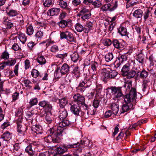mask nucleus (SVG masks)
Wrapping results in <instances>:
<instances>
[{"instance_id":"f257e3e1","label":"nucleus","mask_w":156,"mask_h":156,"mask_svg":"<svg viewBox=\"0 0 156 156\" xmlns=\"http://www.w3.org/2000/svg\"><path fill=\"white\" fill-rule=\"evenodd\" d=\"M63 129L59 127L57 129L52 128L49 130V135L45 138V141L48 143L51 142L58 143L60 142V137L61 136V132Z\"/></svg>"},{"instance_id":"f03ea898","label":"nucleus","mask_w":156,"mask_h":156,"mask_svg":"<svg viewBox=\"0 0 156 156\" xmlns=\"http://www.w3.org/2000/svg\"><path fill=\"white\" fill-rule=\"evenodd\" d=\"M101 77L102 81L105 83L107 81L108 79H113L118 74L115 70H110L109 69L104 68L101 70Z\"/></svg>"},{"instance_id":"7ed1b4c3","label":"nucleus","mask_w":156,"mask_h":156,"mask_svg":"<svg viewBox=\"0 0 156 156\" xmlns=\"http://www.w3.org/2000/svg\"><path fill=\"white\" fill-rule=\"evenodd\" d=\"M136 89L132 87L129 94H126L123 96L125 103L129 104L135 105L136 103Z\"/></svg>"},{"instance_id":"20e7f679","label":"nucleus","mask_w":156,"mask_h":156,"mask_svg":"<svg viewBox=\"0 0 156 156\" xmlns=\"http://www.w3.org/2000/svg\"><path fill=\"white\" fill-rule=\"evenodd\" d=\"M89 141L87 140H81L80 142H78L77 143L71 144V145H74V147H72L73 148H76L73 151V155L74 156H79V154L82 152L83 148L85 146H86L88 145Z\"/></svg>"},{"instance_id":"39448f33","label":"nucleus","mask_w":156,"mask_h":156,"mask_svg":"<svg viewBox=\"0 0 156 156\" xmlns=\"http://www.w3.org/2000/svg\"><path fill=\"white\" fill-rule=\"evenodd\" d=\"M91 15L89 10L85 8H82L77 14V16L83 20L89 19L91 17Z\"/></svg>"},{"instance_id":"423d86ee","label":"nucleus","mask_w":156,"mask_h":156,"mask_svg":"<svg viewBox=\"0 0 156 156\" xmlns=\"http://www.w3.org/2000/svg\"><path fill=\"white\" fill-rule=\"evenodd\" d=\"M60 37L61 39H65L70 42H73L74 41V37L73 34L68 31L60 32Z\"/></svg>"},{"instance_id":"0eeeda50","label":"nucleus","mask_w":156,"mask_h":156,"mask_svg":"<svg viewBox=\"0 0 156 156\" xmlns=\"http://www.w3.org/2000/svg\"><path fill=\"white\" fill-rule=\"evenodd\" d=\"M122 87H111L110 89L111 90V93L114 95L115 98H118L121 97L123 95L122 93Z\"/></svg>"},{"instance_id":"6e6552de","label":"nucleus","mask_w":156,"mask_h":156,"mask_svg":"<svg viewBox=\"0 0 156 156\" xmlns=\"http://www.w3.org/2000/svg\"><path fill=\"white\" fill-rule=\"evenodd\" d=\"M39 105L44 108L45 112H51L52 106L48 101L45 100L40 101Z\"/></svg>"},{"instance_id":"1a4fd4ad","label":"nucleus","mask_w":156,"mask_h":156,"mask_svg":"<svg viewBox=\"0 0 156 156\" xmlns=\"http://www.w3.org/2000/svg\"><path fill=\"white\" fill-rule=\"evenodd\" d=\"M142 83L143 88L141 92L143 94L146 95L149 92V85L151 83L148 80H143Z\"/></svg>"},{"instance_id":"9d476101","label":"nucleus","mask_w":156,"mask_h":156,"mask_svg":"<svg viewBox=\"0 0 156 156\" xmlns=\"http://www.w3.org/2000/svg\"><path fill=\"white\" fill-rule=\"evenodd\" d=\"M74 145H71V144L66 145L64 144L63 146H59L57 148V151L59 154H62L67 151L68 149L72 148L74 147Z\"/></svg>"},{"instance_id":"9b49d317","label":"nucleus","mask_w":156,"mask_h":156,"mask_svg":"<svg viewBox=\"0 0 156 156\" xmlns=\"http://www.w3.org/2000/svg\"><path fill=\"white\" fill-rule=\"evenodd\" d=\"M118 6V1H116L115 2L112 8H111V5L110 4L108 3L105 4L103 6L101 7V9L103 12L107 11L108 10L112 11L117 8Z\"/></svg>"},{"instance_id":"f8f14e48","label":"nucleus","mask_w":156,"mask_h":156,"mask_svg":"<svg viewBox=\"0 0 156 156\" xmlns=\"http://www.w3.org/2000/svg\"><path fill=\"white\" fill-rule=\"evenodd\" d=\"M70 105H71L70 111L72 113L77 116L79 115L80 106H79V104L74 103H72Z\"/></svg>"},{"instance_id":"ddd939ff","label":"nucleus","mask_w":156,"mask_h":156,"mask_svg":"<svg viewBox=\"0 0 156 156\" xmlns=\"http://www.w3.org/2000/svg\"><path fill=\"white\" fill-rule=\"evenodd\" d=\"M71 124V122H69L68 120L65 119L62 120V121L59 123V126L57 127H54L55 128V129H57L59 127H60L63 129L62 132H61V136L62 135V133L65 132L66 129H65L63 127H65L69 126Z\"/></svg>"},{"instance_id":"4468645a","label":"nucleus","mask_w":156,"mask_h":156,"mask_svg":"<svg viewBox=\"0 0 156 156\" xmlns=\"http://www.w3.org/2000/svg\"><path fill=\"white\" fill-rule=\"evenodd\" d=\"M73 98L74 102H77L76 104L79 105L83 103L85 101L84 96L78 93L75 94L73 96Z\"/></svg>"},{"instance_id":"2eb2a0df","label":"nucleus","mask_w":156,"mask_h":156,"mask_svg":"<svg viewBox=\"0 0 156 156\" xmlns=\"http://www.w3.org/2000/svg\"><path fill=\"white\" fill-rule=\"evenodd\" d=\"M57 24L60 27L62 28H64L67 27H70L72 25V21H67L65 20H60V21L58 22Z\"/></svg>"},{"instance_id":"dca6fc26","label":"nucleus","mask_w":156,"mask_h":156,"mask_svg":"<svg viewBox=\"0 0 156 156\" xmlns=\"http://www.w3.org/2000/svg\"><path fill=\"white\" fill-rule=\"evenodd\" d=\"M57 1L58 4L60 7L65 9L67 12L69 13L71 9L70 6H68L67 5V2L64 1L63 0H58Z\"/></svg>"},{"instance_id":"f3484780","label":"nucleus","mask_w":156,"mask_h":156,"mask_svg":"<svg viewBox=\"0 0 156 156\" xmlns=\"http://www.w3.org/2000/svg\"><path fill=\"white\" fill-rule=\"evenodd\" d=\"M133 105V104H127L126 103L123 104L122 107V111L120 114L127 112L131 109H133L134 108Z\"/></svg>"},{"instance_id":"a211bd4d","label":"nucleus","mask_w":156,"mask_h":156,"mask_svg":"<svg viewBox=\"0 0 156 156\" xmlns=\"http://www.w3.org/2000/svg\"><path fill=\"white\" fill-rule=\"evenodd\" d=\"M60 10V8H52L48 11L47 13L48 16H50L57 15L59 13Z\"/></svg>"},{"instance_id":"6ab92c4d","label":"nucleus","mask_w":156,"mask_h":156,"mask_svg":"<svg viewBox=\"0 0 156 156\" xmlns=\"http://www.w3.org/2000/svg\"><path fill=\"white\" fill-rule=\"evenodd\" d=\"M68 115L67 111L64 108H60L59 111V117L62 120L65 119Z\"/></svg>"},{"instance_id":"aec40b11","label":"nucleus","mask_w":156,"mask_h":156,"mask_svg":"<svg viewBox=\"0 0 156 156\" xmlns=\"http://www.w3.org/2000/svg\"><path fill=\"white\" fill-rule=\"evenodd\" d=\"M91 82L89 79H85L81 82L78 85V88L83 87L87 88L90 86L91 85Z\"/></svg>"},{"instance_id":"412c9836","label":"nucleus","mask_w":156,"mask_h":156,"mask_svg":"<svg viewBox=\"0 0 156 156\" xmlns=\"http://www.w3.org/2000/svg\"><path fill=\"white\" fill-rule=\"evenodd\" d=\"M91 82L89 79H85L81 82L78 85V88L83 87L87 88L90 86L91 85Z\"/></svg>"},{"instance_id":"4be33fe9","label":"nucleus","mask_w":156,"mask_h":156,"mask_svg":"<svg viewBox=\"0 0 156 156\" xmlns=\"http://www.w3.org/2000/svg\"><path fill=\"white\" fill-rule=\"evenodd\" d=\"M27 130V127L25 126L20 125L19 124L17 126V131L21 135L24 136L25 132Z\"/></svg>"},{"instance_id":"5701e85b","label":"nucleus","mask_w":156,"mask_h":156,"mask_svg":"<svg viewBox=\"0 0 156 156\" xmlns=\"http://www.w3.org/2000/svg\"><path fill=\"white\" fill-rule=\"evenodd\" d=\"M70 67L66 63H64L60 69V72L62 74H68L69 71Z\"/></svg>"},{"instance_id":"b1692460","label":"nucleus","mask_w":156,"mask_h":156,"mask_svg":"<svg viewBox=\"0 0 156 156\" xmlns=\"http://www.w3.org/2000/svg\"><path fill=\"white\" fill-rule=\"evenodd\" d=\"M72 60L74 62H80L81 60L80 57L79 55L78 52L74 51L73 53L70 55Z\"/></svg>"},{"instance_id":"393cba45","label":"nucleus","mask_w":156,"mask_h":156,"mask_svg":"<svg viewBox=\"0 0 156 156\" xmlns=\"http://www.w3.org/2000/svg\"><path fill=\"white\" fill-rule=\"evenodd\" d=\"M112 43L115 48L119 50L122 49L124 46L122 44L120 43L119 41L116 39H113L112 42Z\"/></svg>"},{"instance_id":"a878e982","label":"nucleus","mask_w":156,"mask_h":156,"mask_svg":"<svg viewBox=\"0 0 156 156\" xmlns=\"http://www.w3.org/2000/svg\"><path fill=\"white\" fill-rule=\"evenodd\" d=\"M31 130L37 134H41L42 133V127L39 124L33 125L32 126Z\"/></svg>"},{"instance_id":"bb28decb","label":"nucleus","mask_w":156,"mask_h":156,"mask_svg":"<svg viewBox=\"0 0 156 156\" xmlns=\"http://www.w3.org/2000/svg\"><path fill=\"white\" fill-rule=\"evenodd\" d=\"M44 115L45 116V120L47 123H51L53 120L51 112H45Z\"/></svg>"},{"instance_id":"cd10ccee","label":"nucleus","mask_w":156,"mask_h":156,"mask_svg":"<svg viewBox=\"0 0 156 156\" xmlns=\"http://www.w3.org/2000/svg\"><path fill=\"white\" fill-rule=\"evenodd\" d=\"M130 64L129 62L124 65L121 70L122 75L125 76V74L129 71L130 69Z\"/></svg>"},{"instance_id":"c85d7f7f","label":"nucleus","mask_w":156,"mask_h":156,"mask_svg":"<svg viewBox=\"0 0 156 156\" xmlns=\"http://www.w3.org/2000/svg\"><path fill=\"white\" fill-rule=\"evenodd\" d=\"M143 12L140 9H138L134 11L133 13V16L135 18L139 19L142 16Z\"/></svg>"},{"instance_id":"c756f323","label":"nucleus","mask_w":156,"mask_h":156,"mask_svg":"<svg viewBox=\"0 0 156 156\" xmlns=\"http://www.w3.org/2000/svg\"><path fill=\"white\" fill-rule=\"evenodd\" d=\"M68 103L67 100L66 98H63L59 99V104L60 108H64V106Z\"/></svg>"},{"instance_id":"7c9ffc66","label":"nucleus","mask_w":156,"mask_h":156,"mask_svg":"<svg viewBox=\"0 0 156 156\" xmlns=\"http://www.w3.org/2000/svg\"><path fill=\"white\" fill-rule=\"evenodd\" d=\"M136 60L140 63H144L145 59V56L142 53L138 54L136 58Z\"/></svg>"},{"instance_id":"2f4dec72","label":"nucleus","mask_w":156,"mask_h":156,"mask_svg":"<svg viewBox=\"0 0 156 156\" xmlns=\"http://www.w3.org/2000/svg\"><path fill=\"white\" fill-rule=\"evenodd\" d=\"M111 107L113 111V113L116 115L118 113L119 110V105L115 103H113L111 104Z\"/></svg>"},{"instance_id":"473e14b6","label":"nucleus","mask_w":156,"mask_h":156,"mask_svg":"<svg viewBox=\"0 0 156 156\" xmlns=\"http://www.w3.org/2000/svg\"><path fill=\"white\" fill-rule=\"evenodd\" d=\"M92 23L90 22L87 23L84 27L83 31L85 33H88L90 30L92 28Z\"/></svg>"},{"instance_id":"72a5a7b5","label":"nucleus","mask_w":156,"mask_h":156,"mask_svg":"<svg viewBox=\"0 0 156 156\" xmlns=\"http://www.w3.org/2000/svg\"><path fill=\"white\" fill-rule=\"evenodd\" d=\"M137 76L140 75V77L143 79L146 78L148 75V73L144 70H143L141 72H138L136 73Z\"/></svg>"},{"instance_id":"f704fd0d","label":"nucleus","mask_w":156,"mask_h":156,"mask_svg":"<svg viewBox=\"0 0 156 156\" xmlns=\"http://www.w3.org/2000/svg\"><path fill=\"white\" fill-rule=\"evenodd\" d=\"M6 12L9 16L11 17H16L19 14L16 11L13 9L10 10H6Z\"/></svg>"},{"instance_id":"c9c22d12","label":"nucleus","mask_w":156,"mask_h":156,"mask_svg":"<svg viewBox=\"0 0 156 156\" xmlns=\"http://www.w3.org/2000/svg\"><path fill=\"white\" fill-rule=\"evenodd\" d=\"M19 36V38L20 41L23 44L25 43L27 41V38L25 34L20 32H19L18 34Z\"/></svg>"},{"instance_id":"e433bc0d","label":"nucleus","mask_w":156,"mask_h":156,"mask_svg":"<svg viewBox=\"0 0 156 156\" xmlns=\"http://www.w3.org/2000/svg\"><path fill=\"white\" fill-rule=\"evenodd\" d=\"M98 66V64L97 62L95 61L91 62V68L92 69L93 72H95V73L97 72Z\"/></svg>"},{"instance_id":"4c0bfd02","label":"nucleus","mask_w":156,"mask_h":156,"mask_svg":"<svg viewBox=\"0 0 156 156\" xmlns=\"http://www.w3.org/2000/svg\"><path fill=\"white\" fill-rule=\"evenodd\" d=\"M37 61L40 65H42L45 64L46 61L44 56L42 55H38L37 59Z\"/></svg>"},{"instance_id":"58836bf2","label":"nucleus","mask_w":156,"mask_h":156,"mask_svg":"<svg viewBox=\"0 0 156 156\" xmlns=\"http://www.w3.org/2000/svg\"><path fill=\"white\" fill-rule=\"evenodd\" d=\"M118 32L122 36H125L127 34V29L124 27H120L119 28Z\"/></svg>"},{"instance_id":"ea45409f","label":"nucleus","mask_w":156,"mask_h":156,"mask_svg":"<svg viewBox=\"0 0 156 156\" xmlns=\"http://www.w3.org/2000/svg\"><path fill=\"white\" fill-rule=\"evenodd\" d=\"M1 138L3 139L4 140H9L11 139V136L10 133L7 131L2 134Z\"/></svg>"},{"instance_id":"a19ab883","label":"nucleus","mask_w":156,"mask_h":156,"mask_svg":"<svg viewBox=\"0 0 156 156\" xmlns=\"http://www.w3.org/2000/svg\"><path fill=\"white\" fill-rule=\"evenodd\" d=\"M136 72L135 71L133 70H131L128 71L124 76H126L128 79H130L133 78L136 74Z\"/></svg>"},{"instance_id":"79ce46f5","label":"nucleus","mask_w":156,"mask_h":156,"mask_svg":"<svg viewBox=\"0 0 156 156\" xmlns=\"http://www.w3.org/2000/svg\"><path fill=\"white\" fill-rule=\"evenodd\" d=\"M71 73L75 75L76 78H79L80 76V73L78 66L75 67L73 70L72 71Z\"/></svg>"},{"instance_id":"37998d69","label":"nucleus","mask_w":156,"mask_h":156,"mask_svg":"<svg viewBox=\"0 0 156 156\" xmlns=\"http://www.w3.org/2000/svg\"><path fill=\"white\" fill-rule=\"evenodd\" d=\"M123 62V60L119 56L117 58L116 60L114 62V64L115 67L116 68L119 67Z\"/></svg>"},{"instance_id":"c03bdc74","label":"nucleus","mask_w":156,"mask_h":156,"mask_svg":"<svg viewBox=\"0 0 156 156\" xmlns=\"http://www.w3.org/2000/svg\"><path fill=\"white\" fill-rule=\"evenodd\" d=\"M105 58V61L108 62L111 61L113 59L114 56L112 53H109L106 55Z\"/></svg>"},{"instance_id":"a18cd8bd","label":"nucleus","mask_w":156,"mask_h":156,"mask_svg":"<svg viewBox=\"0 0 156 156\" xmlns=\"http://www.w3.org/2000/svg\"><path fill=\"white\" fill-rule=\"evenodd\" d=\"M75 29L78 32H81L84 30V27L79 23H77L75 26Z\"/></svg>"},{"instance_id":"49530a36","label":"nucleus","mask_w":156,"mask_h":156,"mask_svg":"<svg viewBox=\"0 0 156 156\" xmlns=\"http://www.w3.org/2000/svg\"><path fill=\"white\" fill-rule=\"evenodd\" d=\"M25 151L28 153L29 155L30 156H33L34 154V151L32 148V145H29L26 148Z\"/></svg>"},{"instance_id":"de8ad7c7","label":"nucleus","mask_w":156,"mask_h":156,"mask_svg":"<svg viewBox=\"0 0 156 156\" xmlns=\"http://www.w3.org/2000/svg\"><path fill=\"white\" fill-rule=\"evenodd\" d=\"M4 23L5 26L6 28L7 29H10L14 26L13 23L11 22V21H5L4 22Z\"/></svg>"},{"instance_id":"09e8293b","label":"nucleus","mask_w":156,"mask_h":156,"mask_svg":"<svg viewBox=\"0 0 156 156\" xmlns=\"http://www.w3.org/2000/svg\"><path fill=\"white\" fill-rule=\"evenodd\" d=\"M80 112V115H80L82 118L87 119L89 117V111H81Z\"/></svg>"},{"instance_id":"8fccbe9b","label":"nucleus","mask_w":156,"mask_h":156,"mask_svg":"<svg viewBox=\"0 0 156 156\" xmlns=\"http://www.w3.org/2000/svg\"><path fill=\"white\" fill-rule=\"evenodd\" d=\"M39 72L38 71L35 69H33L31 72V75L34 78H36L38 76H39L40 77H41V76L39 75Z\"/></svg>"},{"instance_id":"3c124183","label":"nucleus","mask_w":156,"mask_h":156,"mask_svg":"<svg viewBox=\"0 0 156 156\" xmlns=\"http://www.w3.org/2000/svg\"><path fill=\"white\" fill-rule=\"evenodd\" d=\"M54 3V0H46L43 4L45 7H48L52 5Z\"/></svg>"},{"instance_id":"603ef678","label":"nucleus","mask_w":156,"mask_h":156,"mask_svg":"<svg viewBox=\"0 0 156 156\" xmlns=\"http://www.w3.org/2000/svg\"><path fill=\"white\" fill-rule=\"evenodd\" d=\"M34 31L33 27L31 25H30L27 28L26 33L29 35H32L33 34Z\"/></svg>"},{"instance_id":"864d4df0","label":"nucleus","mask_w":156,"mask_h":156,"mask_svg":"<svg viewBox=\"0 0 156 156\" xmlns=\"http://www.w3.org/2000/svg\"><path fill=\"white\" fill-rule=\"evenodd\" d=\"M25 84V86L28 89H31L32 88V82L28 79H26L23 81Z\"/></svg>"},{"instance_id":"5fc2aeb1","label":"nucleus","mask_w":156,"mask_h":156,"mask_svg":"<svg viewBox=\"0 0 156 156\" xmlns=\"http://www.w3.org/2000/svg\"><path fill=\"white\" fill-rule=\"evenodd\" d=\"M132 81H128L126 82L125 83V84L123 85V87L125 88H126L127 87L126 90L129 91L131 87H132Z\"/></svg>"},{"instance_id":"6e6d98bb","label":"nucleus","mask_w":156,"mask_h":156,"mask_svg":"<svg viewBox=\"0 0 156 156\" xmlns=\"http://www.w3.org/2000/svg\"><path fill=\"white\" fill-rule=\"evenodd\" d=\"M16 17L17 18L18 21L19 22L20 25H23L24 20L23 16L21 14H18Z\"/></svg>"},{"instance_id":"4d7b16f0","label":"nucleus","mask_w":156,"mask_h":156,"mask_svg":"<svg viewBox=\"0 0 156 156\" xmlns=\"http://www.w3.org/2000/svg\"><path fill=\"white\" fill-rule=\"evenodd\" d=\"M81 104V107L82 109H80V111H89V107L85 102H83V103H82Z\"/></svg>"},{"instance_id":"13d9d810","label":"nucleus","mask_w":156,"mask_h":156,"mask_svg":"<svg viewBox=\"0 0 156 156\" xmlns=\"http://www.w3.org/2000/svg\"><path fill=\"white\" fill-rule=\"evenodd\" d=\"M38 102L37 99L36 98L31 99L29 102V104L30 105V107L32 106L36 105Z\"/></svg>"},{"instance_id":"bf43d9fd","label":"nucleus","mask_w":156,"mask_h":156,"mask_svg":"<svg viewBox=\"0 0 156 156\" xmlns=\"http://www.w3.org/2000/svg\"><path fill=\"white\" fill-rule=\"evenodd\" d=\"M102 43L104 45L108 46L111 44L112 41L110 39H106L103 40Z\"/></svg>"},{"instance_id":"052dcab7","label":"nucleus","mask_w":156,"mask_h":156,"mask_svg":"<svg viewBox=\"0 0 156 156\" xmlns=\"http://www.w3.org/2000/svg\"><path fill=\"white\" fill-rule=\"evenodd\" d=\"M43 33L41 31H37L35 34V37L37 39V40H41L43 36Z\"/></svg>"},{"instance_id":"680f3d73","label":"nucleus","mask_w":156,"mask_h":156,"mask_svg":"<svg viewBox=\"0 0 156 156\" xmlns=\"http://www.w3.org/2000/svg\"><path fill=\"white\" fill-rule=\"evenodd\" d=\"M92 4L94 7L96 8L100 7L102 5L101 2L99 0H96L94 2L93 1Z\"/></svg>"},{"instance_id":"e2e57ef3","label":"nucleus","mask_w":156,"mask_h":156,"mask_svg":"<svg viewBox=\"0 0 156 156\" xmlns=\"http://www.w3.org/2000/svg\"><path fill=\"white\" fill-rule=\"evenodd\" d=\"M150 13V11L148 9L146 10L144 13V17L145 21H146L148 18Z\"/></svg>"},{"instance_id":"0e129e2a","label":"nucleus","mask_w":156,"mask_h":156,"mask_svg":"<svg viewBox=\"0 0 156 156\" xmlns=\"http://www.w3.org/2000/svg\"><path fill=\"white\" fill-rule=\"evenodd\" d=\"M9 53L5 51L2 53L1 58L3 59H7L9 58Z\"/></svg>"},{"instance_id":"69168bd1","label":"nucleus","mask_w":156,"mask_h":156,"mask_svg":"<svg viewBox=\"0 0 156 156\" xmlns=\"http://www.w3.org/2000/svg\"><path fill=\"white\" fill-rule=\"evenodd\" d=\"M19 93L17 92L14 93L12 95V100L15 101L17 100L19 97Z\"/></svg>"},{"instance_id":"338daca9","label":"nucleus","mask_w":156,"mask_h":156,"mask_svg":"<svg viewBox=\"0 0 156 156\" xmlns=\"http://www.w3.org/2000/svg\"><path fill=\"white\" fill-rule=\"evenodd\" d=\"M50 50L52 52H55L58 51V48L57 46L54 45L51 47Z\"/></svg>"},{"instance_id":"774afa93","label":"nucleus","mask_w":156,"mask_h":156,"mask_svg":"<svg viewBox=\"0 0 156 156\" xmlns=\"http://www.w3.org/2000/svg\"><path fill=\"white\" fill-rule=\"evenodd\" d=\"M97 109L95 108H94L93 107H91L89 109V115L90 114L91 115H94L95 114V112H96Z\"/></svg>"}]
</instances>
